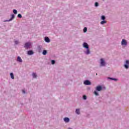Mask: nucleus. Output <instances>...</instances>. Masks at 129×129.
Instances as JSON below:
<instances>
[{
	"instance_id": "1",
	"label": "nucleus",
	"mask_w": 129,
	"mask_h": 129,
	"mask_svg": "<svg viewBox=\"0 0 129 129\" xmlns=\"http://www.w3.org/2000/svg\"><path fill=\"white\" fill-rule=\"evenodd\" d=\"M24 47L26 48V49H28V48H30V47H31V43L30 42L26 43Z\"/></svg>"
},
{
	"instance_id": "2",
	"label": "nucleus",
	"mask_w": 129,
	"mask_h": 129,
	"mask_svg": "<svg viewBox=\"0 0 129 129\" xmlns=\"http://www.w3.org/2000/svg\"><path fill=\"white\" fill-rule=\"evenodd\" d=\"M121 45L122 46H123V45L126 46V45H127V42H126V41L125 40L122 39L121 41Z\"/></svg>"
},
{
	"instance_id": "3",
	"label": "nucleus",
	"mask_w": 129,
	"mask_h": 129,
	"mask_svg": "<svg viewBox=\"0 0 129 129\" xmlns=\"http://www.w3.org/2000/svg\"><path fill=\"white\" fill-rule=\"evenodd\" d=\"M84 83L85 85H91V83L90 82V81H89L88 80L85 81Z\"/></svg>"
},
{
	"instance_id": "4",
	"label": "nucleus",
	"mask_w": 129,
	"mask_h": 129,
	"mask_svg": "<svg viewBox=\"0 0 129 129\" xmlns=\"http://www.w3.org/2000/svg\"><path fill=\"white\" fill-rule=\"evenodd\" d=\"M101 66H105V62H104V60L103 58H101Z\"/></svg>"
},
{
	"instance_id": "5",
	"label": "nucleus",
	"mask_w": 129,
	"mask_h": 129,
	"mask_svg": "<svg viewBox=\"0 0 129 129\" xmlns=\"http://www.w3.org/2000/svg\"><path fill=\"white\" fill-rule=\"evenodd\" d=\"M126 64H124V67L126 69H128V65H129V61L128 60H126Z\"/></svg>"
},
{
	"instance_id": "6",
	"label": "nucleus",
	"mask_w": 129,
	"mask_h": 129,
	"mask_svg": "<svg viewBox=\"0 0 129 129\" xmlns=\"http://www.w3.org/2000/svg\"><path fill=\"white\" fill-rule=\"evenodd\" d=\"M96 89L97 91H101V90H102V87L100 86H99L96 87Z\"/></svg>"
},
{
	"instance_id": "7",
	"label": "nucleus",
	"mask_w": 129,
	"mask_h": 129,
	"mask_svg": "<svg viewBox=\"0 0 129 129\" xmlns=\"http://www.w3.org/2000/svg\"><path fill=\"white\" fill-rule=\"evenodd\" d=\"M83 47L86 49H88L89 48L88 44L85 42H84L83 44Z\"/></svg>"
},
{
	"instance_id": "8",
	"label": "nucleus",
	"mask_w": 129,
	"mask_h": 129,
	"mask_svg": "<svg viewBox=\"0 0 129 129\" xmlns=\"http://www.w3.org/2000/svg\"><path fill=\"white\" fill-rule=\"evenodd\" d=\"M17 61H18V62H20V63H22V62H23V60L20 56H18Z\"/></svg>"
},
{
	"instance_id": "9",
	"label": "nucleus",
	"mask_w": 129,
	"mask_h": 129,
	"mask_svg": "<svg viewBox=\"0 0 129 129\" xmlns=\"http://www.w3.org/2000/svg\"><path fill=\"white\" fill-rule=\"evenodd\" d=\"M64 121H65L66 122H69V121H70V119H69V118L68 117H65L63 119Z\"/></svg>"
},
{
	"instance_id": "10",
	"label": "nucleus",
	"mask_w": 129,
	"mask_h": 129,
	"mask_svg": "<svg viewBox=\"0 0 129 129\" xmlns=\"http://www.w3.org/2000/svg\"><path fill=\"white\" fill-rule=\"evenodd\" d=\"M14 19H15V15L12 14L11 15V18L9 21H7V22H10V21H12V20H14Z\"/></svg>"
},
{
	"instance_id": "11",
	"label": "nucleus",
	"mask_w": 129,
	"mask_h": 129,
	"mask_svg": "<svg viewBox=\"0 0 129 129\" xmlns=\"http://www.w3.org/2000/svg\"><path fill=\"white\" fill-rule=\"evenodd\" d=\"M44 40L47 43H50V39L48 37H45Z\"/></svg>"
},
{
	"instance_id": "12",
	"label": "nucleus",
	"mask_w": 129,
	"mask_h": 129,
	"mask_svg": "<svg viewBox=\"0 0 129 129\" xmlns=\"http://www.w3.org/2000/svg\"><path fill=\"white\" fill-rule=\"evenodd\" d=\"M33 54H34V52H33V51H32V50L28 51V55H33Z\"/></svg>"
},
{
	"instance_id": "13",
	"label": "nucleus",
	"mask_w": 129,
	"mask_h": 129,
	"mask_svg": "<svg viewBox=\"0 0 129 129\" xmlns=\"http://www.w3.org/2000/svg\"><path fill=\"white\" fill-rule=\"evenodd\" d=\"M76 113L77 114H80V110L79 109H77L76 110Z\"/></svg>"
},
{
	"instance_id": "14",
	"label": "nucleus",
	"mask_w": 129,
	"mask_h": 129,
	"mask_svg": "<svg viewBox=\"0 0 129 129\" xmlns=\"http://www.w3.org/2000/svg\"><path fill=\"white\" fill-rule=\"evenodd\" d=\"M10 76H11L12 79H15V77L14 76V74L13 73H11L10 74Z\"/></svg>"
},
{
	"instance_id": "15",
	"label": "nucleus",
	"mask_w": 129,
	"mask_h": 129,
	"mask_svg": "<svg viewBox=\"0 0 129 129\" xmlns=\"http://www.w3.org/2000/svg\"><path fill=\"white\" fill-rule=\"evenodd\" d=\"M87 51L86 52V54H87V55H88L89 54H90V51L89 50V49L87 48Z\"/></svg>"
},
{
	"instance_id": "16",
	"label": "nucleus",
	"mask_w": 129,
	"mask_h": 129,
	"mask_svg": "<svg viewBox=\"0 0 129 129\" xmlns=\"http://www.w3.org/2000/svg\"><path fill=\"white\" fill-rule=\"evenodd\" d=\"M32 76H33V78H37V75L35 73H33L32 74Z\"/></svg>"
},
{
	"instance_id": "17",
	"label": "nucleus",
	"mask_w": 129,
	"mask_h": 129,
	"mask_svg": "<svg viewBox=\"0 0 129 129\" xmlns=\"http://www.w3.org/2000/svg\"><path fill=\"white\" fill-rule=\"evenodd\" d=\"M100 24H101V25H103V24H106V21L103 20V21H101V22H100Z\"/></svg>"
},
{
	"instance_id": "18",
	"label": "nucleus",
	"mask_w": 129,
	"mask_h": 129,
	"mask_svg": "<svg viewBox=\"0 0 129 129\" xmlns=\"http://www.w3.org/2000/svg\"><path fill=\"white\" fill-rule=\"evenodd\" d=\"M43 55H46L47 54V50H44L42 52Z\"/></svg>"
},
{
	"instance_id": "19",
	"label": "nucleus",
	"mask_w": 129,
	"mask_h": 129,
	"mask_svg": "<svg viewBox=\"0 0 129 129\" xmlns=\"http://www.w3.org/2000/svg\"><path fill=\"white\" fill-rule=\"evenodd\" d=\"M13 13L15 14V15H17L18 14V11L16 10H13Z\"/></svg>"
},
{
	"instance_id": "20",
	"label": "nucleus",
	"mask_w": 129,
	"mask_h": 129,
	"mask_svg": "<svg viewBox=\"0 0 129 129\" xmlns=\"http://www.w3.org/2000/svg\"><path fill=\"white\" fill-rule=\"evenodd\" d=\"M83 31H84V33H86V32H87V28L85 27V28H84Z\"/></svg>"
},
{
	"instance_id": "21",
	"label": "nucleus",
	"mask_w": 129,
	"mask_h": 129,
	"mask_svg": "<svg viewBox=\"0 0 129 129\" xmlns=\"http://www.w3.org/2000/svg\"><path fill=\"white\" fill-rule=\"evenodd\" d=\"M108 79H111V80H114L115 81H116V79L112 78H108Z\"/></svg>"
},
{
	"instance_id": "22",
	"label": "nucleus",
	"mask_w": 129,
	"mask_h": 129,
	"mask_svg": "<svg viewBox=\"0 0 129 129\" xmlns=\"http://www.w3.org/2000/svg\"><path fill=\"white\" fill-rule=\"evenodd\" d=\"M94 94H95V95H96V96L98 95V93L96 91H95L94 92Z\"/></svg>"
},
{
	"instance_id": "23",
	"label": "nucleus",
	"mask_w": 129,
	"mask_h": 129,
	"mask_svg": "<svg viewBox=\"0 0 129 129\" xmlns=\"http://www.w3.org/2000/svg\"><path fill=\"white\" fill-rule=\"evenodd\" d=\"M101 20H105V16H101Z\"/></svg>"
},
{
	"instance_id": "24",
	"label": "nucleus",
	"mask_w": 129,
	"mask_h": 129,
	"mask_svg": "<svg viewBox=\"0 0 129 129\" xmlns=\"http://www.w3.org/2000/svg\"><path fill=\"white\" fill-rule=\"evenodd\" d=\"M51 64H52V65H54V64H55V60H51Z\"/></svg>"
},
{
	"instance_id": "25",
	"label": "nucleus",
	"mask_w": 129,
	"mask_h": 129,
	"mask_svg": "<svg viewBox=\"0 0 129 129\" xmlns=\"http://www.w3.org/2000/svg\"><path fill=\"white\" fill-rule=\"evenodd\" d=\"M95 7H98V3L96 2V3H95Z\"/></svg>"
},
{
	"instance_id": "26",
	"label": "nucleus",
	"mask_w": 129,
	"mask_h": 129,
	"mask_svg": "<svg viewBox=\"0 0 129 129\" xmlns=\"http://www.w3.org/2000/svg\"><path fill=\"white\" fill-rule=\"evenodd\" d=\"M18 18H22V15H21V14H18Z\"/></svg>"
},
{
	"instance_id": "27",
	"label": "nucleus",
	"mask_w": 129,
	"mask_h": 129,
	"mask_svg": "<svg viewBox=\"0 0 129 129\" xmlns=\"http://www.w3.org/2000/svg\"><path fill=\"white\" fill-rule=\"evenodd\" d=\"M15 44H16V45L18 44H19V41H15Z\"/></svg>"
},
{
	"instance_id": "28",
	"label": "nucleus",
	"mask_w": 129,
	"mask_h": 129,
	"mask_svg": "<svg viewBox=\"0 0 129 129\" xmlns=\"http://www.w3.org/2000/svg\"><path fill=\"white\" fill-rule=\"evenodd\" d=\"M87 99V97H83V99H84V100H86V99Z\"/></svg>"
},
{
	"instance_id": "29",
	"label": "nucleus",
	"mask_w": 129,
	"mask_h": 129,
	"mask_svg": "<svg viewBox=\"0 0 129 129\" xmlns=\"http://www.w3.org/2000/svg\"><path fill=\"white\" fill-rule=\"evenodd\" d=\"M22 92H23V93H26L25 90H22Z\"/></svg>"
},
{
	"instance_id": "30",
	"label": "nucleus",
	"mask_w": 129,
	"mask_h": 129,
	"mask_svg": "<svg viewBox=\"0 0 129 129\" xmlns=\"http://www.w3.org/2000/svg\"><path fill=\"white\" fill-rule=\"evenodd\" d=\"M83 97H86V96L83 95Z\"/></svg>"
},
{
	"instance_id": "31",
	"label": "nucleus",
	"mask_w": 129,
	"mask_h": 129,
	"mask_svg": "<svg viewBox=\"0 0 129 129\" xmlns=\"http://www.w3.org/2000/svg\"><path fill=\"white\" fill-rule=\"evenodd\" d=\"M103 1H104V0H103Z\"/></svg>"
}]
</instances>
